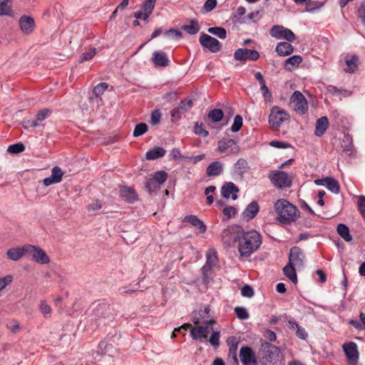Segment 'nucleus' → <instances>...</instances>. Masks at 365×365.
Segmentation results:
<instances>
[{
    "label": "nucleus",
    "instance_id": "f257e3e1",
    "mask_svg": "<svg viewBox=\"0 0 365 365\" xmlns=\"http://www.w3.org/2000/svg\"><path fill=\"white\" fill-rule=\"evenodd\" d=\"M262 244L260 234L255 231L242 232L238 237V250L242 256L248 257L255 252Z\"/></svg>",
    "mask_w": 365,
    "mask_h": 365
},
{
    "label": "nucleus",
    "instance_id": "5fc2aeb1",
    "mask_svg": "<svg viewBox=\"0 0 365 365\" xmlns=\"http://www.w3.org/2000/svg\"><path fill=\"white\" fill-rule=\"evenodd\" d=\"M25 149V146L23 143H19L11 145L7 148V152L11 154H18L23 152Z\"/></svg>",
    "mask_w": 365,
    "mask_h": 365
},
{
    "label": "nucleus",
    "instance_id": "9d476101",
    "mask_svg": "<svg viewBox=\"0 0 365 365\" xmlns=\"http://www.w3.org/2000/svg\"><path fill=\"white\" fill-rule=\"evenodd\" d=\"M216 150L220 153H225L226 155H229L237 154L240 148L235 140L225 138L218 142Z\"/></svg>",
    "mask_w": 365,
    "mask_h": 365
},
{
    "label": "nucleus",
    "instance_id": "a878e982",
    "mask_svg": "<svg viewBox=\"0 0 365 365\" xmlns=\"http://www.w3.org/2000/svg\"><path fill=\"white\" fill-rule=\"evenodd\" d=\"M275 51L279 56H285L291 54L293 52L294 47L292 44L289 43V41H282L277 44Z\"/></svg>",
    "mask_w": 365,
    "mask_h": 365
},
{
    "label": "nucleus",
    "instance_id": "774afa93",
    "mask_svg": "<svg viewBox=\"0 0 365 365\" xmlns=\"http://www.w3.org/2000/svg\"><path fill=\"white\" fill-rule=\"evenodd\" d=\"M359 210L365 220V196L360 195L358 200Z\"/></svg>",
    "mask_w": 365,
    "mask_h": 365
},
{
    "label": "nucleus",
    "instance_id": "1a4fd4ad",
    "mask_svg": "<svg viewBox=\"0 0 365 365\" xmlns=\"http://www.w3.org/2000/svg\"><path fill=\"white\" fill-rule=\"evenodd\" d=\"M270 35L277 39H285L289 42H293L295 34L289 29L281 25H274L270 29Z\"/></svg>",
    "mask_w": 365,
    "mask_h": 365
},
{
    "label": "nucleus",
    "instance_id": "bf43d9fd",
    "mask_svg": "<svg viewBox=\"0 0 365 365\" xmlns=\"http://www.w3.org/2000/svg\"><path fill=\"white\" fill-rule=\"evenodd\" d=\"M323 5L324 3L308 0L306 4V10L307 11H312L315 9L321 8Z\"/></svg>",
    "mask_w": 365,
    "mask_h": 365
},
{
    "label": "nucleus",
    "instance_id": "bb28decb",
    "mask_svg": "<svg viewBox=\"0 0 365 365\" xmlns=\"http://www.w3.org/2000/svg\"><path fill=\"white\" fill-rule=\"evenodd\" d=\"M185 222L190 223L195 227H197L200 233H205L206 232V225L205 223L200 220L197 216L193 215H187L184 218Z\"/></svg>",
    "mask_w": 365,
    "mask_h": 365
},
{
    "label": "nucleus",
    "instance_id": "ddd939ff",
    "mask_svg": "<svg viewBox=\"0 0 365 365\" xmlns=\"http://www.w3.org/2000/svg\"><path fill=\"white\" fill-rule=\"evenodd\" d=\"M234 58L237 61H257L259 58V53L256 50L248 48H238L234 53Z\"/></svg>",
    "mask_w": 365,
    "mask_h": 365
},
{
    "label": "nucleus",
    "instance_id": "39448f33",
    "mask_svg": "<svg viewBox=\"0 0 365 365\" xmlns=\"http://www.w3.org/2000/svg\"><path fill=\"white\" fill-rule=\"evenodd\" d=\"M26 255L40 264H47L51 261L43 249L30 244H26Z\"/></svg>",
    "mask_w": 365,
    "mask_h": 365
},
{
    "label": "nucleus",
    "instance_id": "e433bc0d",
    "mask_svg": "<svg viewBox=\"0 0 365 365\" xmlns=\"http://www.w3.org/2000/svg\"><path fill=\"white\" fill-rule=\"evenodd\" d=\"M181 29L190 35H195L199 32L200 26L196 19H192L190 21L189 25H182Z\"/></svg>",
    "mask_w": 365,
    "mask_h": 365
},
{
    "label": "nucleus",
    "instance_id": "b1692460",
    "mask_svg": "<svg viewBox=\"0 0 365 365\" xmlns=\"http://www.w3.org/2000/svg\"><path fill=\"white\" fill-rule=\"evenodd\" d=\"M277 352L278 348L276 346L267 344L264 350V356L262 357V360L265 361V364H271L277 355Z\"/></svg>",
    "mask_w": 365,
    "mask_h": 365
},
{
    "label": "nucleus",
    "instance_id": "603ef678",
    "mask_svg": "<svg viewBox=\"0 0 365 365\" xmlns=\"http://www.w3.org/2000/svg\"><path fill=\"white\" fill-rule=\"evenodd\" d=\"M155 182H157L159 185H162L165 182L168 178V174L166 172L161 170L157 171L154 173L152 178Z\"/></svg>",
    "mask_w": 365,
    "mask_h": 365
},
{
    "label": "nucleus",
    "instance_id": "49530a36",
    "mask_svg": "<svg viewBox=\"0 0 365 365\" xmlns=\"http://www.w3.org/2000/svg\"><path fill=\"white\" fill-rule=\"evenodd\" d=\"M157 0H145L141 4V9L145 11V16L148 13L152 14L155 8V4Z\"/></svg>",
    "mask_w": 365,
    "mask_h": 365
},
{
    "label": "nucleus",
    "instance_id": "393cba45",
    "mask_svg": "<svg viewBox=\"0 0 365 365\" xmlns=\"http://www.w3.org/2000/svg\"><path fill=\"white\" fill-rule=\"evenodd\" d=\"M329 126V120L326 116L321 117L319 118L315 125L314 134L316 136H322Z\"/></svg>",
    "mask_w": 365,
    "mask_h": 365
},
{
    "label": "nucleus",
    "instance_id": "20e7f679",
    "mask_svg": "<svg viewBox=\"0 0 365 365\" xmlns=\"http://www.w3.org/2000/svg\"><path fill=\"white\" fill-rule=\"evenodd\" d=\"M268 178L278 189L289 188L292 184V178L284 171H271L268 174Z\"/></svg>",
    "mask_w": 365,
    "mask_h": 365
},
{
    "label": "nucleus",
    "instance_id": "6ab92c4d",
    "mask_svg": "<svg viewBox=\"0 0 365 365\" xmlns=\"http://www.w3.org/2000/svg\"><path fill=\"white\" fill-rule=\"evenodd\" d=\"M6 255L9 259L13 261H18L22 257L26 255V244L21 247H16L9 249Z\"/></svg>",
    "mask_w": 365,
    "mask_h": 365
},
{
    "label": "nucleus",
    "instance_id": "680f3d73",
    "mask_svg": "<svg viewBox=\"0 0 365 365\" xmlns=\"http://www.w3.org/2000/svg\"><path fill=\"white\" fill-rule=\"evenodd\" d=\"M235 170L240 173H243L247 168V163L245 159H239L235 165Z\"/></svg>",
    "mask_w": 365,
    "mask_h": 365
},
{
    "label": "nucleus",
    "instance_id": "412c9836",
    "mask_svg": "<svg viewBox=\"0 0 365 365\" xmlns=\"http://www.w3.org/2000/svg\"><path fill=\"white\" fill-rule=\"evenodd\" d=\"M346 68H344V71L346 73H354L358 69V61L359 58L356 55H346L344 57Z\"/></svg>",
    "mask_w": 365,
    "mask_h": 365
},
{
    "label": "nucleus",
    "instance_id": "8fccbe9b",
    "mask_svg": "<svg viewBox=\"0 0 365 365\" xmlns=\"http://www.w3.org/2000/svg\"><path fill=\"white\" fill-rule=\"evenodd\" d=\"M145 188L150 192H155L160 188V185L155 182L153 178L146 180Z\"/></svg>",
    "mask_w": 365,
    "mask_h": 365
},
{
    "label": "nucleus",
    "instance_id": "2f4dec72",
    "mask_svg": "<svg viewBox=\"0 0 365 365\" xmlns=\"http://www.w3.org/2000/svg\"><path fill=\"white\" fill-rule=\"evenodd\" d=\"M120 196L128 202H133L137 200L135 190L128 187H123L120 189Z\"/></svg>",
    "mask_w": 365,
    "mask_h": 365
},
{
    "label": "nucleus",
    "instance_id": "de8ad7c7",
    "mask_svg": "<svg viewBox=\"0 0 365 365\" xmlns=\"http://www.w3.org/2000/svg\"><path fill=\"white\" fill-rule=\"evenodd\" d=\"M148 125L145 123L137 124L133 130V137L137 138L145 134L148 131Z\"/></svg>",
    "mask_w": 365,
    "mask_h": 365
},
{
    "label": "nucleus",
    "instance_id": "09e8293b",
    "mask_svg": "<svg viewBox=\"0 0 365 365\" xmlns=\"http://www.w3.org/2000/svg\"><path fill=\"white\" fill-rule=\"evenodd\" d=\"M108 85L106 83H98L93 90V94L96 98H100L103 93L108 89Z\"/></svg>",
    "mask_w": 365,
    "mask_h": 365
},
{
    "label": "nucleus",
    "instance_id": "4c0bfd02",
    "mask_svg": "<svg viewBox=\"0 0 365 365\" xmlns=\"http://www.w3.org/2000/svg\"><path fill=\"white\" fill-rule=\"evenodd\" d=\"M38 309L45 319H48L51 317V307L46 302V300L40 301L38 304Z\"/></svg>",
    "mask_w": 365,
    "mask_h": 365
},
{
    "label": "nucleus",
    "instance_id": "6e6552de",
    "mask_svg": "<svg viewBox=\"0 0 365 365\" xmlns=\"http://www.w3.org/2000/svg\"><path fill=\"white\" fill-rule=\"evenodd\" d=\"M290 104L294 110L300 114H304L308 110V103L304 95L296 91L293 93L290 98Z\"/></svg>",
    "mask_w": 365,
    "mask_h": 365
},
{
    "label": "nucleus",
    "instance_id": "f704fd0d",
    "mask_svg": "<svg viewBox=\"0 0 365 365\" xmlns=\"http://www.w3.org/2000/svg\"><path fill=\"white\" fill-rule=\"evenodd\" d=\"M295 267V265L289 264V262H288V264L284 267L283 272L284 275L287 278H289L293 283L297 284V277L296 274Z\"/></svg>",
    "mask_w": 365,
    "mask_h": 365
},
{
    "label": "nucleus",
    "instance_id": "6e6d98bb",
    "mask_svg": "<svg viewBox=\"0 0 365 365\" xmlns=\"http://www.w3.org/2000/svg\"><path fill=\"white\" fill-rule=\"evenodd\" d=\"M211 333L212 334L208 341L212 346L218 347L220 346V332L213 329Z\"/></svg>",
    "mask_w": 365,
    "mask_h": 365
},
{
    "label": "nucleus",
    "instance_id": "72a5a7b5",
    "mask_svg": "<svg viewBox=\"0 0 365 365\" xmlns=\"http://www.w3.org/2000/svg\"><path fill=\"white\" fill-rule=\"evenodd\" d=\"M166 153L164 148L160 147H155L153 149L148 150L146 153L145 157L148 160H155L159 158L163 157Z\"/></svg>",
    "mask_w": 365,
    "mask_h": 365
},
{
    "label": "nucleus",
    "instance_id": "5701e85b",
    "mask_svg": "<svg viewBox=\"0 0 365 365\" xmlns=\"http://www.w3.org/2000/svg\"><path fill=\"white\" fill-rule=\"evenodd\" d=\"M259 212V205L257 202H250L242 212V218L249 221L253 219Z\"/></svg>",
    "mask_w": 365,
    "mask_h": 365
},
{
    "label": "nucleus",
    "instance_id": "13d9d810",
    "mask_svg": "<svg viewBox=\"0 0 365 365\" xmlns=\"http://www.w3.org/2000/svg\"><path fill=\"white\" fill-rule=\"evenodd\" d=\"M161 117H162V115H161V113L160 112V110H154L151 113L150 123L153 125H156L160 123V120H161Z\"/></svg>",
    "mask_w": 365,
    "mask_h": 365
},
{
    "label": "nucleus",
    "instance_id": "0eeeda50",
    "mask_svg": "<svg viewBox=\"0 0 365 365\" xmlns=\"http://www.w3.org/2000/svg\"><path fill=\"white\" fill-rule=\"evenodd\" d=\"M289 118L288 113L283 109L277 106L273 107L271 110V113L269 116V123L271 128L277 130L279 129L281 125Z\"/></svg>",
    "mask_w": 365,
    "mask_h": 365
},
{
    "label": "nucleus",
    "instance_id": "0e129e2a",
    "mask_svg": "<svg viewBox=\"0 0 365 365\" xmlns=\"http://www.w3.org/2000/svg\"><path fill=\"white\" fill-rule=\"evenodd\" d=\"M236 349L237 346L230 348L229 357L230 365H239L238 359L235 353Z\"/></svg>",
    "mask_w": 365,
    "mask_h": 365
},
{
    "label": "nucleus",
    "instance_id": "473e14b6",
    "mask_svg": "<svg viewBox=\"0 0 365 365\" xmlns=\"http://www.w3.org/2000/svg\"><path fill=\"white\" fill-rule=\"evenodd\" d=\"M193 106V102L191 99H185L181 101L178 105V110L173 114V116H180L182 113H185L191 109Z\"/></svg>",
    "mask_w": 365,
    "mask_h": 365
},
{
    "label": "nucleus",
    "instance_id": "a19ab883",
    "mask_svg": "<svg viewBox=\"0 0 365 365\" xmlns=\"http://www.w3.org/2000/svg\"><path fill=\"white\" fill-rule=\"evenodd\" d=\"M223 116L224 113L222 110L217 108L210 110L207 115L208 119L213 123H217L220 121Z\"/></svg>",
    "mask_w": 365,
    "mask_h": 365
},
{
    "label": "nucleus",
    "instance_id": "3c124183",
    "mask_svg": "<svg viewBox=\"0 0 365 365\" xmlns=\"http://www.w3.org/2000/svg\"><path fill=\"white\" fill-rule=\"evenodd\" d=\"M216 190L215 186L210 185L205 188V195L207 196L206 202L207 205H210L213 203L214 197L213 195Z\"/></svg>",
    "mask_w": 365,
    "mask_h": 365
},
{
    "label": "nucleus",
    "instance_id": "f3484780",
    "mask_svg": "<svg viewBox=\"0 0 365 365\" xmlns=\"http://www.w3.org/2000/svg\"><path fill=\"white\" fill-rule=\"evenodd\" d=\"M19 24L21 31L26 35L33 33L35 27L34 19L31 16H23L19 19Z\"/></svg>",
    "mask_w": 365,
    "mask_h": 365
},
{
    "label": "nucleus",
    "instance_id": "4468645a",
    "mask_svg": "<svg viewBox=\"0 0 365 365\" xmlns=\"http://www.w3.org/2000/svg\"><path fill=\"white\" fill-rule=\"evenodd\" d=\"M304 255L301 248L294 246L289 250V262L296 266V267H302L304 259Z\"/></svg>",
    "mask_w": 365,
    "mask_h": 365
},
{
    "label": "nucleus",
    "instance_id": "a18cd8bd",
    "mask_svg": "<svg viewBox=\"0 0 365 365\" xmlns=\"http://www.w3.org/2000/svg\"><path fill=\"white\" fill-rule=\"evenodd\" d=\"M344 151L351 152L353 149L352 138L349 135H344L341 142Z\"/></svg>",
    "mask_w": 365,
    "mask_h": 365
},
{
    "label": "nucleus",
    "instance_id": "37998d69",
    "mask_svg": "<svg viewBox=\"0 0 365 365\" xmlns=\"http://www.w3.org/2000/svg\"><path fill=\"white\" fill-rule=\"evenodd\" d=\"M328 91L330 93L336 96H343L344 97H346L349 96L351 94V91L346 89L338 88L334 86H329L328 88Z\"/></svg>",
    "mask_w": 365,
    "mask_h": 365
},
{
    "label": "nucleus",
    "instance_id": "c03bdc74",
    "mask_svg": "<svg viewBox=\"0 0 365 365\" xmlns=\"http://www.w3.org/2000/svg\"><path fill=\"white\" fill-rule=\"evenodd\" d=\"M11 14L12 9L9 4L8 0L0 1V16H10Z\"/></svg>",
    "mask_w": 365,
    "mask_h": 365
},
{
    "label": "nucleus",
    "instance_id": "4d7b16f0",
    "mask_svg": "<svg viewBox=\"0 0 365 365\" xmlns=\"http://www.w3.org/2000/svg\"><path fill=\"white\" fill-rule=\"evenodd\" d=\"M242 126V118L240 115H237L234 118V122L231 126V130L233 133L238 132Z\"/></svg>",
    "mask_w": 365,
    "mask_h": 365
},
{
    "label": "nucleus",
    "instance_id": "69168bd1",
    "mask_svg": "<svg viewBox=\"0 0 365 365\" xmlns=\"http://www.w3.org/2000/svg\"><path fill=\"white\" fill-rule=\"evenodd\" d=\"M236 213V209L233 206H227L223 209V214L225 216L224 220H227Z\"/></svg>",
    "mask_w": 365,
    "mask_h": 365
},
{
    "label": "nucleus",
    "instance_id": "a211bd4d",
    "mask_svg": "<svg viewBox=\"0 0 365 365\" xmlns=\"http://www.w3.org/2000/svg\"><path fill=\"white\" fill-rule=\"evenodd\" d=\"M238 192V187L232 182H226L221 188L222 196L227 199L231 196L232 200H236L237 198V193Z\"/></svg>",
    "mask_w": 365,
    "mask_h": 365
},
{
    "label": "nucleus",
    "instance_id": "c85d7f7f",
    "mask_svg": "<svg viewBox=\"0 0 365 365\" xmlns=\"http://www.w3.org/2000/svg\"><path fill=\"white\" fill-rule=\"evenodd\" d=\"M153 62L158 66H167L169 64V60L163 51H155L152 58Z\"/></svg>",
    "mask_w": 365,
    "mask_h": 365
},
{
    "label": "nucleus",
    "instance_id": "7ed1b4c3",
    "mask_svg": "<svg viewBox=\"0 0 365 365\" xmlns=\"http://www.w3.org/2000/svg\"><path fill=\"white\" fill-rule=\"evenodd\" d=\"M277 219L282 223H289L297 219V209L284 199H279L274 203Z\"/></svg>",
    "mask_w": 365,
    "mask_h": 365
},
{
    "label": "nucleus",
    "instance_id": "7c9ffc66",
    "mask_svg": "<svg viewBox=\"0 0 365 365\" xmlns=\"http://www.w3.org/2000/svg\"><path fill=\"white\" fill-rule=\"evenodd\" d=\"M289 328L290 329H296V335L302 339L305 340L308 334L306 332L305 329L299 326V324L294 319H289L288 321Z\"/></svg>",
    "mask_w": 365,
    "mask_h": 365
},
{
    "label": "nucleus",
    "instance_id": "79ce46f5",
    "mask_svg": "<svg viewBox=\"0 0 365 365\" xmlns=\"http://www.w3.org/2000/svg\"><path fill=\"white\" fill-rule=\"evenodd\" d=\"M207 31L221 39H225L227 38V31L222 27H210L208 29Z\"/></svg>",
    "mask_w": 365,
    "mask_h": 365
},
{
    "label": "nucleus",
    "instance_id": "2eb2a0df",
    "mask_svg": "<svg viewBox=\"0 0 365 365\" xmlns=\"http://www.w3.org/2000/svg\"><path fill=\"white\" fill-rule=\"evenodd\" d=\"M240 358L243 365H257L255 354L250 347L242 346L240 351Z\"/></svg>",
    "mask_w": 365,
    "mask_h": 365
},
{
    "label": "nucleus",
    "instance_id": "f03ea898",
    "mask_svg": "<svg viewBox=\"0 0 365 365\" xmlns=\"http://www.w3.org/2000/svg\"><path fill=\"white\" fill-rule=\"evenodd\" d=\"M113 308L108 303H99L96 304L90 314L91 321L93 322L97 327L106 326L114 319Z\"/></svg>",
    "mask_w": 365,
    "mask_h": 365
},
{
    "label": "nucleus",
    "instance_id": "ea45409f",
    "mask_svg": "<svg viewBox=\"0 0 365 365\" xmlns=\"http://www.w3.org/2000/svg\"><path fill=\"white\" fill-rule=\"evenodd\" d=\"M325 186L334 194H338L340 191L339 184L334 178L327 177Z\"/></svg>",
    "mask_w": 365,
    "mask_h": 365
},
{
    "label": "nucleus",
    "instance_id": "4be33fe9",
    "mask_svg": "<svg viewBox=\"0 0 365 365\" xmlns=\"http://www.w3.org/2000/svg\"><path fill=\"white\" fill-rule=\"evenodd\" d=\"M239 236H237L234 227H228L222 232V240L227 246H230Z\"/></svg>",
    "mask_w": 365,
    "mask_h": 365
},
{
    "label": "nucleus",
    "instance_id": "dca6fc26",
    "mask_svg": "<svg viewBox=\"0 0 365 365\" xmlns=\"http://www.w3.org/2000/svg\"><path fill=\"white\" fill-rule=\"evenodd\" d=\"M64 173L58 166H55L51 170V175L43 180V184L45 186H50L53 184L59 183L62 181Z\"/></svg>",
    "mask_w": 365,
    "mask_h": 365
},
{
    "label": "nucleus",
    "instance_id": "aec40b11",
    "mask_svg": "<svg viewBox=\"0 0 365 365\" xmlns=\"http://www.w3.org/2000/svg\"><path fill=\"white\" fill-rule=\"evenodd\" d=\"M209 307H205L203 309L200 310L198 312H194L192 317V321L195 324L200 323L206 324L207 320H210Z\"/></svg>",
    "mask_w": 365,
    "mask_h": 365
},
{
    "label": "nucleus",
    "instance_id": "c9c22d12",
    "mask_svg": "<svg viewBox=\"0 0 365 365\" xmlns=\"http://www.w3.org/2000/svg\"><path fill=\"white\" fill-rule=\"evenodd\" d=\"M207 262L202 267L201 270L204 277V279L207 278L210 273L213 264L215 262L216 260V256L213 255L211 256L210 255H207Z\"/></svg>",
    "mask_w": 365,
    "mask_h": 365
},
{
    "label": "nucleus",
    "instance_id": "9b49d317",
    "mask_svg": "<svg viewBox=\"0 0 365 365\" xmlns=\"http://www.w3.org/2000/svg\"><path fill=\"white\" fill-rule=\"evenodd\" d=\"M342 349L347 359L349 365H357L359 354L356 344L354 341L344 343L342 346Z\"/></svg>",
    "mask_w": 365,
    "mask_h": 365
},
{
    "label": "nucleus",
    "instance_id": "864d4df0",
    "mask_svg": "<svg viewBox=\"0 0 365 365\" xmlns=\"http://www.w3.org/2000/svg\"><path fill=\"white\" fill-rule=\"evenodd\" d=\"M51 113L52 111L47 108L38 110L36 115L37 123H38V122H42L48 118L51 115Z\"/></svg>",
    "mask_w": 365,
    "mask_h": 365
},
{
    "label": "nucleus",
    "instance_id": "338daca9",
    "mask_svg": "<svg viewBox=\"0 0 365 365\" xmlns=\"http://www.w3.org/2000/svg\"><path fill=\"white\" fill-rule=\"evenodd\" d=\"M6 327L14 334H16L20 330V324L16 320H12L6 324Z\"/></svg>",
    "mask_w": 365,
    "mask_h": 365
},
{
    "label": "nucleus",
    "instance_id": "58836bf2",
    "mask_svg": "<svg viewBox=\"0 0 365 365\" xmlns=\"http://www.w3.org/2000/svg\"><path fill=\"white\" fill-rule=\"evenodd\" d=\"M338 234L346 241L350 242L352 240V237L349 233V227L344 224H339L336 228Z\"/></svg>",
    "mask_w": 365,
    "mask_h": 365
},
{
    "label": "nucleus",
    "instance_id": "e2e57ef3",
    "mask_svg": "<svg viewBox=\"0 0 365 365\" xmlns=\"http://www.w3.org/2000/svg\"><path fill=\"white\" fill-rule=\"evenodd\" d=\"M235 312L237 317L242 320L249 318V314L244 307H237L235 308Z\"/></svg>",
    "mask_w": 365,
    "mask_h": 365
},
{
    "label": "nucleus",
    "instance_id": "f8f14e48",
    "mask_svg": "<svg viewBox=\"0 0 365 365\" xmlns=\"http://www.w3.org/2000/svg\"><path fill=\"white\" fill-rule=\"evenodd\" d=\"M199 41L203 48L212 53H217L222 48V45L217 39L204 33L201 34Z\"/></svg>",
    "mask_w": 365,
    "mask_h": 365
},
{
    "label": "nucleus",
    "instance_id": "423d86ee",
    "mask_svg": "<svg viewBox=\"0 0 365 365\" xmlns=\"http://www.w3.org/2000/svg\"><path fill=\"white\" fill-rule=\"evenodd\" d=\"M215 323L216 322L214 319H210L206 321V324L192 327L190 330L192 339L194 340H207L208 334L213 330L212 325Z\"/></svg>",
    "mask_w": 365,
    "mask_h": 365
},
{
    "label": "nucleus",
    "instance_id": "052dcab7",
    "mask_svg": "<svg viewBox=\"0 0 365 365\" xmlns=\"http://www.w3.org/2000/svg\"><path fill=\"white\" fill-rule=\"evenodd\" d=\"M96 54V49L95 48L88 52H84L81 54L79 62L82 63L83 61H90L95 56Z\"/></svg>",
    "mask_w": 365,
    "mask_h": 365
},
{
    "label": "nucleus",
    "instance_id": "c756f323",
    "mask_svg": "<svg viewBox=\"0 0 365 365\" xmlns=\"http://www.w3.org/2000/svg\"><path fill=\"white\" fill-rule=\"evenodd\" d=\"M223 171V164L219 161L210 163L207 168L206 173L208 176L220 175Z\"/></svg>",
    "mask_w": 365,
    "mask_h": 365
},
{
    "label": "nucleus",
    "instance_id": "cd10ccee",
    "mask_svg": "<svg viewBox=\"0 0 365 365\" xmlns=\"http://www.w3.org/2000/svg\"><path fill=\"white\" fill-rule=\"evenodd\" d=\"M302 57L300 55H294L284 61V68L287 71H292L298 67L302 62Z\"/></svg>",
    "mask_w": 365,
    "mask_h": 365
}]
</instances>
